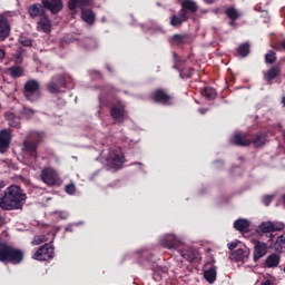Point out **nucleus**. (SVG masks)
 <instances>
[{
  "label": "nucleus",
  "instance_id": "obj_16",
  "mask_svg": "<svg viewBox=\"0 0 285 285\" xmlns=\"http://www.w3.org/2000/svg\"><path fill=\"white\" fill-rule=\"evenodd\" d=\"M12 140V135L7 129L0 131V153H6L10 147V141Z\"/></svg>",
  "mask_w": 285,
  "mask_h": 285
},
{
  "label": "nucleus",
  "instance_id": "obj_15",
  "mask_svg": "<svg viewBox=\"0 0 285 285\" xmlns=\"http://www.w3.org/2000/svg\"><path fill=\"white\" fill-rule=\"evenodd\" d=\"M160 244L164 246V248H179L181 242L179 238H177V236L167 234L161 238Z\"/></svg>",
  "mask_w": 285,
  "mask_h": 285
},
{
  "label": "nucleus",
  "instance_id": "obj_1",
  "mask_svg": "<svg viewBox=\"0 0 285 285\" xmlns=\"http://www.w3.org/2000/svg\"><path fill=\"white\" fill-rule=\"evenodd\" d=\"M6 188V181L0 180V190ZM28 195L21 186L10 185L6 190L0 191V208L1 210H23Z\"/></svg>",
  "mask_w": 285,
  "mask_h": 285
},
{
  "label": "nucleus",
  "instance_id": "obj_8",
  "mask_svg": "<svg viewBox=\"0 0 285 285\" xmlns=\"http://www.w3.org/2000/svg\"><path fill=\"white\" fill-rule=\"evenodd\" d=\"M144 259H146V262H148L149 264L153 263L151 264L153 279L155 282H161V277H164V275H166V273H168V267L161 266V265H158L157 263H155V261H153V259H157V257L150 252L141 253V255H140L141 264L144 263Z\"/></svg>",
  "mask_w": 285,
  "mask_h": 285
},
{
  "label": "nucleus",
  "instance_id": "obj_22",
  "mask_svg": "<svg viewBox=\"0 0 285 285\" xmlns=\"http://www.w3.org/2000/svg\"><path fill=\"white\" fill-rule=\"evenodd\" d=\"M110 116L115 120L126 119V108L122 105H116L110 108Z\"/></svg>",
  "mask_w": 285,
  "mask_h": 285
},
{
  "label": "nucleus",
  "instance_id": "obj_54",
  "mask_svg": "<svg viewBox=\"0 0 285 285\" xmlns=\"http://www.w3.org/2000/svg\"><path fill=\"white\" fill-rule=\"evenodd\" d=\"M208 109H200V112L204 115V112H207Z\"/></svg>",
  "mask_w": 285,
  "mask_h": 285
},
{
  "label": "nucleus",
  "instance_id": "obj_55",
  "mask_svg": "<svg viewBox=\"0 0 285 285\" xmlns=\"http://www.w3.org/2000/svg\"><path fill=\"white\" fill-rule=\"evenodd\" d=\"M3 222V218L0 216V223Z\"/></svg>",
  "mask_w": 285,
  "mask_h": 285
},
{
  "label": "nucleus",
  "instance_id": "obj_26",
  "mask_svg": "<svg viewBox=\"0 0 285 285\" xmlns=\"http://www.w3.org/2000/svg\"><path fill=\"white\" fill-rule=\"evenodd\" d=\"M266 134L259 131L254 135V139L252 140V144L254 148H262V146L266 145Z\"/></svg>",
  "mask_w": 285,
  "mask_h": 285
},
{
  "label": "nucleus",
  "instance_id": "obj_17",
  "mask_svg": "<svg viewBox=\"0 0 285 285\" xmlns=\"http://www.w3.org/2000/svg\"><path fill=\"white\" fill-rule=\"evenodd\" d=\"M232 144L234 146H238L240 148H246L250 146L252 140L248 139V135L246 134H236L234 135V138L232 139Z\"/></svg>",
  "mask_w": 285,
  "mask_h": 285
},
{
  "label": "nucleus",
  "instance_id": "obj_18",
  "mask_svg": "<svg viewBox=\"0 0 285 285\" xmlns=\"http://www.w3.org/2000/svg\"><path fill=\"white\" fill-rule=\"evenodd\" d=\"M37 26L41 30V32H46V35H50V32H52V22L50 21L48 14L39 18Z\"/></svg>",
  "mask_w": 285,
  "mask_h": 285
},
{
  "label": "nucleus",
  "instance_id": "obj_30",
  "mask_svg": "<svg viewBox=\"0 0 285 285\" xmlns=\"http://www.w3.org/2000/svg\"><path fill=\"white\" fill-rule=\"evenodd\" d=\"M180 255L184 259H187V262H195V259H197V250L193 248L180 250Z\"/></svg>",
  "mask_w": 285,
  "mask_h": 285
},
{
  "label": "nucleus",
  "instance_id": "obj_56",
  "mask_svg": "<svg viewBox=\"0 0 285 285\" xmlns=\"http://www.w3.org/2000/svg\"><path fill=\"white\" fill-rule=\"evenodd\" d=\"M271 239H273V234L269 235Z\"/></svg>",
  "mask_w": 285,
  "mask_h": 285
},
{
  "label": "nucleus",
  "instance_id": "obj_31",
  "mask_svg": "<svg viewBox=\"0 0 285 285\" xmlns=\"http://www.w3.org/2000/svg\"><path fill=\"white\" fill-rule=\"evenodd\" d=\"M238 57L245 58L250 55V43H240L236 50Z\"/></svg>",
  "mask_w": 285,
  "mask_h": 285
},
{
  "label": "nucleus",
  "instance_id": "obj_32",
  "mask_svg": "<svg viewBox=\"0 0 285 285\" xmlns=\"http://www.w3.org/2000/svg\"><path fill=\"white\" fill-rule=\"evenodd\" d=\"M204 277L208 284H215V279H217L216 267H210L209 269L205 271Z\"/></svg>",
  "mask_w": 285,
  "mask_h": 285
},
{
  "label": "nucleus",
  "instance_id": "obj_53",
  "mask_svg": "<svg viewBox=\"0 0 285 285\" xmlns=\"http://www.w3.org/2000/svg\"><path fill=\"white\" fill-rule=\"evenodd\" d=\"M107 70H108L109 72H112V68H110V66H107Z\"/></svg>",
  "mask_w": 285,
  "mask_h": 285
},
{
  "label": "nucleus",
  "instance_id": "obj_28",
  "mask_svg": "<svg viewBox=\"0 0 285 285\" xmlns=\"http://www.w3.org/2000/svg\"><path fill=\"white\" fill-rule=\"evenodd\" d=\"M234 228L236 230H239V233H244V230H248V228H250V222H248L244 218H239V219L235 220Z\"/></svg>",
  "mask_w": 285,
  "mask_h": 285
},
{
  "label": "nucleus",
  "instance_id": "obj_38",
  "mask_svg": "<svg viewBox=\"0 0 285 285\" xmlns=\"http://www.w3.org/2000/svg\"><path fill=\"white\" fill-rule=\"evenodd\" d=\"M275 61H277V53H275V51H273V50H269L265 55V63H267L268 66H273V63H275Z\"/></svg>",
  "mask_w": 285,
  "mask_h": 285
},
{
  "label": "nucleus",
  "instance_id": "obj_21",
  "mask_svg": "<svg viewBox=\"0 0 285 285\" xmlns=\"http://www.w3.org/2000/svg\"><path fill=\"white\" fill-rule=\"evenodd\" d=\"M281 257L278 254H271L263 263L264 268H277L279 266Z\"/></svg>",
  "mask_w": 285,
  "mask_h": 285
},
{
  "label": "nucleus",
  "instance_id": "obj_52",
  "mask_svg": "<svg viewBox=\"0 0 285 285\" xmlns=\"http://www.w3.org/2000/svg\"><path fill=\"white\" fill-rule=\"evenodd\" d=\"M282 104L285 107V96L282 97Z\"/></svg>",
  "mask_w": 285,
  "mask_h": 285
},
{
  "label": "nucleus",
  "instance_id": "obj_46",
  "mask_svg": "<svg viewBox=\"0 0 285 285\" xmlns=\"http://www.w3.org/2000/svg\"><path fill=\"white\" fill-rule=\"evenodd\" d=\"M0 59L3 60L6 59V50L0 48Z\"/></svg>",
  "mask_w": 285,
  "mask_h": 285
},
{
  "label": "nucleus",
  "instance_id": "obj_11",
  "mask_svg": "<svg viewBox=\"0 0 285 285\" xmlns=\"http://www.w3.org/2000/svg\"><path fill=\"white\" fill-rule=\"evenodd\" d=\"M151 99L156 104H161L163 106H173L175 97L173 95H168L164 89H156L151 94Z\"/></svg>",
  "mask_w": 285,
  "mask_h": 285
},
{
  "label": "nucleus",
  "instance_id": "obj_24",
  "mask_svg": "<svg viewBox=\"0 0 285 285\" xmlns=\"http://www.w3.org/2000/svg\"><path fill=\"white\" fill-rule=\"evenodd\" d=\"M225 14L230 20L229 26H235V22L237 21V19H239V17H242L239 11H237V9H235V7L227 8L225 10Z\"/></svg>",
  "mask_w": 285,
  "mask_h": 285
},
{
  "label": "nucleus",
  "instance_id": "obj_50",
  "mask_svg": "<svg viewBox=\"0 0 285 285\" xmlns=\"http://www.w3.org/2000/svg\"><path fill=\"white\" fill-rule=\"evenodd\" d=\"M65 230L66 233H72V227H66Z\"/></svg>",
  "mask_w": 285,
  "mask_h": 285
},
{
  "label": "nucleus",
  "instance_id": "obj_44",
  "mask_svg": "<svg viewBox=\"0 0 285 285\" xmlns=\"http://www.w3.org/2000/svg\"><path fill=\"white\" fill-rule=\"evenodd\" d=\"M228 248H229L230 250H235V248H237V243H235V242L229 243V244H228Z\"/></svg>",
  "mask_w": 285,
  "mask_h": 285
},
{
  "label": "nucleus",
  "instance_id": "obj_23",
  "mask_svg": "<svg viewBox=\"0 0 285 285\" xmlns=\"http://www.w3.org/2000/svg\"><path fill=\"white\" fill-rule=\"evenodd\" d=\"M248 249L238 248L232 253L230 259H234L235 262H246V259H248Z\"/></svg>",
  "mask_w": 285,
  "mask_h": 285
},
{
  "label": "nucleus",
  "instance_id": "obj_48",
  "mask_svg": "<svg viewBox=\"0 0 285 285\" xmlns=\"http://www.w3.org/2000/svg\"><path fill=\"white\" fill-rule=\"evenodd\" d=\"M205 3H207L208 6L213 4L214 2H216L217 0H203Z\"/></svg>",
  "mask_w": 285,
  "mask_h": 285
},
{
  "label": "nucleus",
  "instance_id": "obj_47",
  "mask_svg": "<svg viewBox=\"0 0 285 285\" xmlns=\"http://www.w3.org/2000/svg\"><path fill=\"white\" fill-rule=\"evenodd\" d=\"M272 199L273 198L271 196L265 197L264 202H265L266 206H268V203L272 202Z\"/></svg>",
  "mask_w": 285,
  "mask_h": 285
},
{
  "label": "nucleus",
  "instance_id": "obj_40",
  "mask_svg": "<svg viewBox=\"0 0 285 285\" xmlns=\"http://www.w3.org/2000/svg\"><path fill=\"white\" fill-rule=\"evenodd\" d=\"M173 59H174V70H179V67L181 66V58L177 55V52L173 53Z\"/></svg>",
  "mask_w": 285,
  "mask_h": 285
},
{
  "label": "nucleus",
  "instance_id": "obj_3",
  "mask_svg": "<svg viewBox=\"0 0 285 285\" xmlns=\"http://www.w3.org/2000/svg\"><path fill=\"white\" fill-rule=\"evenodd\" d=\"M199 10V6H197V2L193 0H183L180 2V10L178 14H174L170 18V26L174 28H179V26H183L188 21L189 19H193L194 14H197V11Z\"/></svg>",
  "mask_w": 285,
  "mask_h": 285
},
{
  "label": "nucleus",
  "instance_id": "obj_39",
  "mask_svg": "<svg viewBox=\"0 0 285 285\" xmlns=\"http://www.w3.org/2000/svg\"><path fill=\"white\" fill-rule=\"evenodd\" d=\"M19 43H21V46H24L26 48H30L32 47V39L26 36H20Z\"/></svg>",
  "mask_w": 285,
  "mask_h": 285
},
{
  "label": "nucleus",
  "instance_id": "obj_5",
  "mask_svg": "<svg viewBox=\"0 0 285 285\" xmlns=\"http://www.w3.org/2000/svg\"><path fill=\"white\" fill-rule=\"evenodd\" d=\"M92 0H69L68 1V9L71 12H75L77 8H80L81 10V20L87 23V26H95V21H97V13L92 11V9H86Z\"/></svg>",
  "mask_w": 285,
  "mask_h": 285
},
{
  "label": "nucleus",
  "instance_id": "obj_9",
  "mask_svg": "<svg viewBox=\"0 0 285 285\" xmlns=\"http://www.w3.org/2000/svg\"><path fill=\"white\" fill-rule=\"evenodd\" d=\"M23 96L27 101L35 104L41 99V86L35 79L28 80L23 86Z\"/></svg>",
  "mask_w": 285,
  "mask_h": 285
},
{
  "label": "nucleus",
  "instance_id": "obj_35",
  "mask_svg": "<svg viewBox=\"0 0 285 285\" xmlns=\"http://www.w3.org/2000/svg\"><path fill=\"white\" fill-rule=\"evenodd\" d=\"M81 43H82V48H85V50L97 49V40L95 38H85Z\"/></svg>",
  "mask_w": 285,
  "mask_h": 285
},
{
  "label": "nucleus",
  "instance_id": "obj_13",
  "mask_svg": "<svg viewBox=\"0 0 285 285\" xmlns=\"http://www.w3.org/2000/svg\"><path fill=\"white\" fill-rule=\"evenodd\" d=\"M12 27L10 20L8 19V13H0V41H6L10 37Z\"/></svg>",
  "mask_w": 285,
  "mask_h": 285
},
{
  "label": "nucleus",
  "instance_id": "obj_27",
  "mask_svg": "<svg viewBox=\"0 0 285 285\" xmlns=\"http://www.w3.org/2000/svg\"><path fill=\"white\" fill-rule=\"evenodd\" d=\"M8 73L12 79H19V77H23L24 69L21 66H12L8 68Z\"/></svg>",
  "mask_w": 285,
  "mask_h": 285
},
{
  "label": "nucleus",
  "instance_id": "obj_6",
  "mask_svg": "<svg viewBox=\"0 0 285 285\" xmlns=\"http://www.w3.org/2000/svg\"><path fill=\"white\" fill-rule=\"evenodd\" d=\"M41 141H43V134L33 131L28 135L27 139H24L22 144L24 155L29 156V161L31 164H37V159L39 157L37 154V148H39V144Z\"/></svg>",
  "mask_w": 285,
  "mask_h": 285
},
{
  "label": "nucleus",
  "instance_id": "obj_42",
  "mask_svg": "<svg viewBox=\"0 0 285 285\" xmlns=\"http://www.w3.org/2000/svg\"><path fill=\"white\" fill-rule=\"evenodd\" d=\"M179 75L181 79H190V77H193V68L183 69Z\"/></svg>",
  "mask_w": 285,
  "mask_h": 285
},
{
  "label": "nucleus",
  "instance_id": "obj_33",
  "mask_svg": "<svg viewBox=\"0 0 285 285\" xmlns=\"http://www.w3.org/2000/svg\"><path fill=\"white\" fill-rule=\"evenodd\" d=\"M185 41H186V35H179V33L171 36L169 39V43H171V46H184Z\"/></svg>",
  "mask_w": 285,
  "mask_h": 285
},
{
  "label": "nucleus",
  "instance_id": "obj_2",
  "mask_svg": "<svg viewBox=\"0 0 285 285\" xmlns=\"http://www.w3.org/2000/svg\"><path fill=\"white\" fill-rule=\"evenodd\" d=\"M47 10L51 14H59L63 10V0H41V3H32L28 7V14L30 19H41V17H46Z\"/></svg>",
  "mask_w": 285,
  "mask_h": 285
},
{
  "label": "nucleus",
  "instance_id": "obj_41",
  "mask_svg": "<svg viewBox=\"0 0 285 285\" xmlns=\"http://www.w3.org/2000/svg\"><path fill=\"white\" fill-rule=\"evenodd\" d=\"M65 193H67V195H75L77 193V186H75V183L66 185Z\"/></svg>",
  "mask_w": 285,
  "mask_h": 285
},
{
  "label": "nucleus",
  "instance_id": "obj_36",
  "mask_svg": "<svg viewBox=\"0 0 285 285\" xmlns=\"http://www.w3.org/2000/svg\"><path fill=\"white\" fill-rule=\"evenodd\" d=\"M284 248H285V234L278 236L276 238V242L274 243V249L276 250V253H282Z\"/></svg>",
  "mask_w": 285,
  "mask_h": 285
},
{
  "label": "nucleus",
  "instance_id": "obj_7",
  "mask_svg": "<svg viewBox=\"0 0 285 285\" xmlns=\"http://www.w3.org/2000/svg\"><path fill=\"white\" fill-rule=\"evenodd\" d=\"M70 76L68 73H57L51 77V80L46 85V89L50 95H61L66 92L65 88H68V80Z\"/></svg>",
  "mask_w": 285,
  "mask_h": 285
},
{
  "label": "nucleus",
  "instance_id": "obj_25",
  "mask_svg": "<svg viewBox=\"0 0 285 285\" xmlns=\"http://www.w3.org/2000/svg\"><path fill=\"white\" fill-rule=\"evenodd\" d=\"M4 117L7 121H9V126L11 128H21V121H20L21 118H19V116L17 117L14 112H10V111L6 112Z\"/></svg>",
  "mask_w": 285,
  "mask_h": 285
},
{
  "label": "nucleus",
  "instance_id": "obj_14",
  "mask_svg": "<svg viewBox=\"0 0 285 285\" xmlns=\"http://www.w3.org/2000/svg\"><path fill=\"white\" fill-rule=\"evenodd\" d=\"M41 180L47 186H57L59 184V176L52 168H46L40 174Z\"/></svg>",
  "mask_w": 285,
  "mask_h": 285
},
{
  "label": "nucleus",
  "instance_id": "obj_51",
  "mask_svg": "<svg viewBox=\"0 0 285 285\" xmlns=\"http://www.w3.org/2000/svg\"><path fill=\"white\" fill-rule=\"evenodd\" d=\"M16 59L17 61H21V53H17Z\"/></svg>",
  "mask_w": 285,
  "mask_h": 285
},
{
  "label": "nucleus",
  "instance_id": "obj_43",
  "mask_svg": "<svg viewBox=\"0 0 285 285\" xmlns=\"http://www.w3.org/2000/svg\"><path fill=\"white\" fill-rule=\"evenodd\" d=\"M46 242V236H35L33 240L31 242L32 246H40Z\"/></svg>",
  "mask_w": 285,
  "mask_h": 285
},
{
  "label": "nucleus",
  "instance_id": "obj_49",
  "mask_svg": "<svg viewBox=\"0 0 285 285\" xmlns=\"http://www.w3.org/2000/svg\"><path fill=\"white\" fill-rule=\"evenodd\" d=\"M261 285H273V283L271 282V279H267L264 283H262Z\"/></svg>",
  "mask_w": 285,
  "mask_h": 285
},
{
  "label": "nucleus",
  "instance_id": "obj_20",
  "mask_svg": "<svg viewBox=\"0 0 285 285\" xmlns=\"http://www.w3.org/2000/svg\"><path fill=\"white\" fill-rule=\"evenodd\" d=\"M266 253H268V246L266 243L257 242L254 246V262L262 259Z\"/></svg>",
  "mask_w": 285,
  "mask_h": 285
},
{
  "label": "nucleus",
  "instance_id": "obj_37",
  "mask_svg": "<svg viewBox=\"0 0 285 285\" xmlns=\"http://www.w3.org/2000/svg\"><path fill=\"white\" fill-rule=\"evenodd\" d=\"M111 166H112V168H116V170H120V168H124V156L116 155L111 159Z\"/></svg>",
  "mask_w": 285,
  "mask_h": 285
},
{
  "label": "nucleus",
  "instance_id": "obj_29",
  "mask_svg": "<svg viewBox=\"0 0 285 285\" xmlns=\"http://www.w3.org/2000/svg\"><path fill=\"white\" fill-rule=\"evenodd\" d=\"M19 119H27L30 120L31 117H35V109L30 107L23 106L19 111Z\"/></svg>",
  "mask_w": 285,
  "mask_h": 285
},
{
  "label": "nucleus",
  "instance_id": "obj_34",
  "mask_svg": "<svg viewBox=\"0 0 285 285\" xmlns=\"http://www.w3.org/2000/svg\"><path fill=\"white\" fill-rule=\"evenodd\" d=\"M203 97H206V99L213 100L217 98V90L213 87H205L202 90Z\"/></svg>",
  "mask_w": 285,
  "mask_h": 285
},
{
  "label": "nucleus",
  "instance_id": "obj_45",
  "mask_svg": "<svg viewBox=\"0 0 285 285\" xmlns=\"http://www.w3.org/2000/svg\"><path fill=\"white\" fill-rule=\"evenodd\" d=\"M212 12L214 14H220L222 13V9L220 8H214V9H212Z\"/></svg>",
  "mask_w": 285,
  "mask_h": 285
},
{
  "label": "nucleus",
  "instance_id": "obj_19",
  "mask_svg": "<svg viewBox=\"0 0 285 285\" xmlns=\"http://www.w3.org/2000/svg\"><path fill=\"white\" fill-rule=\"evenodd\" d=\"M282 75V68L277 65L272 66L265 73L264 79L267 83H272L274 79H277Z\"/></svg>",
  "mask_w": 285,
  "mask_h": 285
},
{
  "label": "nucleus",
  "instance_id": "obj_12",
  "mask_svg": "<svg viewBox=\"0 0 285 285\" xmlns=\"http://www.w3.org/2000/svg\"><path fill=\"white\" fill-rule=\"evenodd\" d=\"M284 223L263 222L256 229L258 235H266V233H277L284 230Z\"/></svg>",
  "mask_w": 285,
  "mask_h": 285
},
{
  "label": "nucleus",
  "instance_id": "obj_4",
  "mask_svg": "<svg viewBox=\"0 0 285 285\" xmlns=\"http://www.w3.org/2000/svg\"><path fill=\"white\" fill-rule=\"evenodd\" d=\"M24 254L21 249L8 244L0 243V262L17 266L23 262Z\"/></svg>",
  "mask_w": 285,
  "mask_h": 285
},
{
  "label": "nucleus",
  "instance_id": "obj_10",
  "mask_svg": "<svg viewBox=\"0 0 285 285\" xmlns=\"http://www.w3.org/2000/svg\"><path fill=\"white\" fill-rule=\"evenodd\" d=\"M53 257L55 246L46 243L38 248V250L33 254L32 259H37V262H48V259H52Z\"/></svg>",
  "mask_w": 285,
  "mask_h": 285
}]
</instances>
